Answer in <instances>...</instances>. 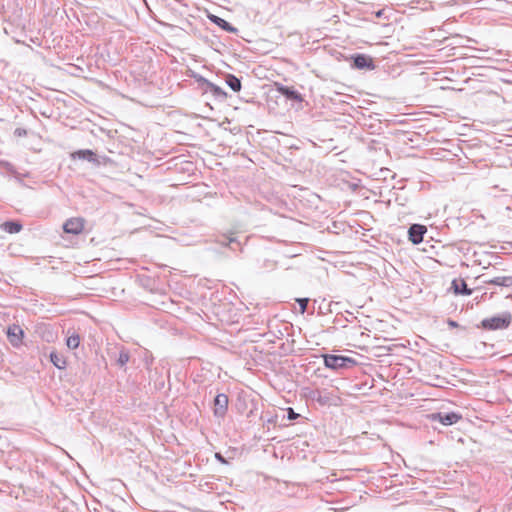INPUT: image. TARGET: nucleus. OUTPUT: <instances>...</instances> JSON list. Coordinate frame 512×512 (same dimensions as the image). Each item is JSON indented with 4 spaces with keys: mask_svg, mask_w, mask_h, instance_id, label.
Wrapping results in <instances>:
<instances>
[{
    "mask_svg": "<svg viewBox=\"0 0 512 512\" xmlns=\"http://www.w3.org/2000/svg\"><path fill=\"white\" fill-rule=\"evenodd\" d=\"M512 322V315L505 312L501 315L493 316L482 320L481 327L485 330L506 329Z\"/></svg>",
    "mask_w": 512,
    "mask_h": 512,
    "instance_id": "f257e3e1",
    "label": "nucleus"
},
{
    "mask_svg": "<svg viewBox=\"0 0 512 512\" xmlns=\"http://www.w3.org/2000/svg\"><path fill=\"white\" fill-rule=\"evenodd\" d=\"M86 220L83 217H71L63 224V230L67 234L79 235L85 230Z\"/></svg>",
    "mask_w": 512,
    "mask_h": 512,
    "instance_id": "f03ea898",
    "label": "nucleus"
},
{
    "mask_svg": "<svg viewBox=\"0 0 512 512\" xmlns=\"http://www.w3.org/2000/svg\"><path fill=\"white\" fill-rule=\"evenodd\" d=\"M324 363L326 367L336 370L347 367L349 364L355 365L356 361L340 355H326L324 357Z\"/></svg>",
    "mask_w": 512,
    "mask_h": 512,
    "instance_id": "7ed1b4c3",
    "label": "nucleus"
},
{
    "mask_svg": "<svg viewBox=\"0 0 512 512\" xmlns=\"http://www.w3.org/2000/svg\"><path fill=\"white\" fill-rule=\"evenodd\" d=\"M7 336H8L9 342L13 346L18 347L22 344L23 337H24V331L19 325L13 324L8 327Z\"/></svg>",
    "mask_w": 512,
    "mask_h": 512,
    "instance_id": "20e7f679",
    "label": "nucleus"
},
{
    "mask_svg": "<svg viewBox=\"0 0 512 512\" xmlns=\"http://www.w3.org/2000/svg\"><path fill=\"white\" fill-rule=\"evenodd\" d=\"M427 232V228L421 224H413L408 231L409 240L413 244H419L423 241V236Z\"/></svg>",
    "mask_w": 512,
    "mask_h": 512,
    "instance_id": "39448f33",
    "label": "nucleus"
},
{
    "mask_svg": "<svg viewBox=\"0 0 512 512\" xmlns=\"http://www.w3.org/2000/svg\"><path fill=\"white\" fill-rule=\"evenodd\" d=\"M228 409V397L225 394H218L214 400V414L223 417Z\"/></svg>",
    "mask_w": 512,
    "mask_h": 512,
    "instance_id": "423d86ee",
    "label": "nucleus"
},
{
    "mask_svg": "<svg viewBox=\"0 0 512 512\" xmlns=\"http://www.w3.org/2000/svg\"><path fill=\"white\" fill-rule=\"evenodd\" d=\"M462 418V416L460 414H457L455 412H452V413H448V414H441V413H437V414H433L432 415V419L433 420H437L439 421L441 424L445 425V426H449V425H453L455 423H457L458 421H460Z\"/></svg>",
    "mask_w": 512,
    "mask_h": 512,
    "instance_id": "0eeeda50",
    "label": "nucleus"
},
{
    "mask_svg": "<svg viewBox=\"0 0 512 512\" xmlns=\"http://www.w3.org/2000/svg\"><path fill=\"white\" fill-rule=\"evenodd\" d=\"M354 67L358 69H374L373 59L364 54H358L354 58Z\"/></svg>",
    "mask_w": 512,
    "mask_h": 512,
    "instance_id": "6e6552de",
    "label": "nucleus"
},
{
    "mask_svg": "<svg viewBox=\"0 0 512 512\" xmlns=\"http://www.w3.org/2000/svg\"><path fill=\"white\" fill-rule=\"evenodd\" d=\"M452 288L455 294L470 295L472 293L471 289L467 287V283L462 278L454 279L452 281Z\"/></svg>",
    "mask_w": 512,
    "mask_h": 512,
    "instance_id": "1a4fd4ad",
    "label": "nucleus"
},
{
    "mask_svg": "<svg viewBox=\"0 0 512 512\" xmlns=\"http://www.w3.org/2000/svg\"><path fill=\"white\" fill-rule=\"evenodd\" d=\"M277 91L289 99L296 100L299 102L303 100L301 94L294 90L293 88L280 85L277 87Z\"/></svg>",
    "mask_w": 512,
    "mask_h": 512,
    "instance_id": "9d476101",
    "label": "nucleus"
},
{
    "mask_svg": "<svg viewBox=\"0 0 512 512\" xmlns=\"http://www.w3.org/2000/svg\"><path fill=\"white\" fill-rule=\"evenodd\" d=\"M0 228L9 234H16L22 230V224L17 221H6L0 225Z\"/></svg>",
    "mask_w": 512,
    "mask_h": 512,
    "instance_id": "9b49d317",
    "label": "nucleus"
},
{
    "mask_svg": "<svg viewBox=\"0 0 512 512\" xmlns=\"http://www.w3.org/2000/svg\"><path fill=\"white\" fill-rule=\"evenodd\" d=\"M227 85L235 92L241 90V81L234 75L228 74L226 77Z\"/></svg>",
    "mask_w": 512,
    "mask_h": 512,
    "instance_id": "f8f14e48",
    "label": "nucleus"
},
{
    "mask_svg": "<svg viewBox=\"0 0 512 512\" xmlns=\"http://www.w3.org/2000/svg\"><path fill=\"white\" fill-rule=\"evenodd\" d=\"M51 362L59 369H64L66 366V361L63 357L59 356L57 353L52 352L50 354Z\"/></svg>",
    "mask_w": 512,
    "mask_h": 512,
    "instance_id": "ddd939ff",
    "label": "nucleus"
},
{
    "mask_svg": "<svg viewBox=\"0 0 512 512\" xmlns=\"http://www.w3.org/2000/svg\"><path fill=\"white\" fill-rule=\"evenodd\" d=\"M94 152L91 150H78L75 153L72 154V156L78 157L80 159H87V160H93Z\"/></svg>",
    "mask_w": 512,
    "mask_h": 512,
    "instance_id": "4468645a",
    "label": "nucleus"
},
{
    "mask_svg": "<svg viewBox=\"0 0 512 512\" xmlns=\"http://www.w3.org/2000/svg\"><path fill=\"white\" fill-rule=\"evenodd\" d=\"M80 344V336L78 334L70 335L66 340V345L70 349H76Z\"/></svg>",
    "mask_w": 512,
    "mask_h": 512,
    "instance_id": "2eb2a0df",
    "label": "nucleus"
},
{
    "mask_svg": "<svg viewBox=\"0 0 512 512\" xmlns=\"http://www.w3.org/2000/svg\"><path fill=\"white\" fill-rule=\"evenodd\" d=\"M209 18H210V20L212 22H214L215 24H217L221 28H223L225 30H229L230 29L229 23L226 20H224V19H222V18H220L218 16H215V15H211V16H209Z\"/></svg>",
    "mask_w": 512,
    "mask_h": 512,
    "instance_id": "dca6fc26",
    "label": "nucleus"
},
{
    "mask_svg": "<svg viewBox=\"0 0 512 512\" xmlns=\"http://www.w3.org/2000/svg\"><path fill=\"white\" fill-rule=\"evenodd\" d=\"M297 301L300 305V312L304 313L307 309L308 299L307 298L297 299Z\"/></svg>",
    "mask_w": 512,
    "mask_h": 512,
    "instance_id": "f3484780",
    "label": "nucleus"
},
{
    "mask_svg": "<svg viewBox=\"0 0 512 512\" xmlns=\"http://www.w3.org/2000/svg\"><path fill=\"white\" fill-rule=\"evenodd\" d=\"M288 412V419L289 420H295L299 417V414L295 413L292 408L287 409Z\"/></svg>",
    "mask_w": 512,
    "mask_h": 512,
    "instance_id": "a211bd4d",
    "label": "nucleus"
},
{
    "mask_svg": "<svg viewBox=\"0 0 512 512\" xmlns=\"http://www.w3.org/2000/svg\"><path fill=\"white\" fill-rule=\"evenodd\" d=\"M119 361L121 362V364H125L128 361V355H120Z\"/></svg>",
    "mask_w": 512,
    "mask_h": 512,
    "instance_id": "6ab92c4d",
    "label": "nucleus"
},
{
    "mask_svg": "<svg viewBox=\"0 0 512 512\" xmlns=\"http://www.w3.org/2000/svg\"><path fill=\"white\" fill-rule=\"evenodd\" d=\"M215 457L222 463H227L226 460L221 456L220 453H216Z\"/></svg>",
    "mask_w": 512,
    "mask_h": 512,
    "instance_id": "aec40b11",
    "label": "nucleus"
}]
</instances>
